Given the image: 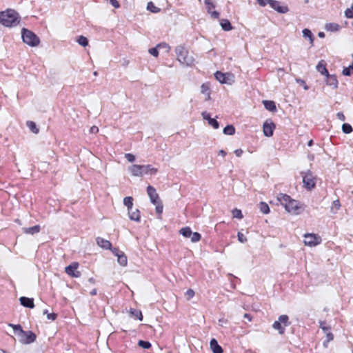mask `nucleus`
<instances>
[{"mask_svg": "<svg viewBox=\"0 0 353 353\" xmlns=\"http://www.w3.org/2000/svg\"><path fill=\"white\" fill-rule=\"evenodd\" d=\"M223 133L228 135H232L235 133V128L233 125H228L224 128Z\"/></svg>", "mask_w": 353, "mask_h": 353, "instance_id": "nucleus-35", "label": "nucleus"}, {"mask_svg": "<svg viewBox=\"0 0 353 353\" xmlns=\"http://www.w3.org/2000/svg\"><path fill=\"white\" fill-rule=\"evenodd\" d=\"M147 193L150 197L151 203L154 205L157 204L159 198L158 194L157 193L156 189L152 185H148L147 187Z\"/></svg>", "mask_w": 353, "mask_h": 353, "instance_id": "nucleus-13", "label": "nucleus"}, {"mask_svg": "<svg viewBox=\"0 0 353 353\" xmlns=\"http://www.w3.org/2000/svg\"><path fill=\"white\" fill-rule=\"evenodd\" d=\"M260 210L263 214H268L270 212V208L268 205L265 202L260 203Z\"/></svg>", "mask_w": 353, "mask_h": 353, "instance_id": "nucleus-37", "label": "nucleus"}, {"mask_svg": "<svg viewBox=\"0 0 353 353\" xmlns=\"http://www.w3.org/2000/svg\"><path fill=\"white\" fill-rule=\"evenodd\" d=\"M40 226L39 225L30 228H23V231L28 234H34L39 233L40 231Z\"/></svg>", "mask_w": 353, "mask_h": 353, "instance_id": "nucleus-26", "label": "nucleus"}, {"mask_svg": "<svg viewBox=\"0 0 353 353\" xmlns=\"http://www.w3.org/2000/svg\"><path fill=\"white\" fill-rule=\"evenodd\" d=\"M320 327L323 330L328 341H332L334 339V336L330 331V327L327 326L325 322L320 323Z\"/></svg>", "mask_w": 353, "mask_h": 353, "instance_id": "nucleus-19", "label": "nucleus"}, {"mask_svg": "<svg viewBox=\"0 0 353 353\" xmlns=\"http://www.w3.org/2000/svg\"><path fill=\"white\" fill-rule=\"evenodd\" d=\"M125 158L129 161V162H134L136 159L135 156L131 153H126L125 154Z\"/></svg>", "mask_w": 353, "mask_h": 353, "instance_id": "nucleus-49", "label": "nucleus"}, {"mask_svg": "<svg viewBox=\"0 0 353 353\" xmlns=\"http://www.w3.org/2000/svg\"><path fill=\"white\" fill-rule=\"evenodd\" d=\"M226 152L224 151L223 150H221L219 151V154L222 156V157H225L226 155Z\"/></svg>", "mask_w": 353, "mask_h": 353, "instance_id": "nucleus-63", "label": "nucleus"}, {"mask_svg": "<svg viewBox=\"0 0 353 353\" xmlns=\"http://www.w3.org/2000/svg\"><path fill=\"white\" fill-rule=\"evenodd\" d=\"M23 41L31 47H36L40 43L39 38L32 31L23 28L21 31Z\"/></svg>", "mask_w": 353, "mask_h": 353, "instance_id": "nucleus-5", "label": "nucleus"}, {"mask_svg": "<svg viewBox=\"0 0 353 353\" xmlns=\"http://www.w3.org/2000/svg\"><path fill=\"white\" fill-rule=\"evenodd\" d=\"M342 131L345 134H350L353 131L352 127L349 123H343L342 125Z\"/></svg>", "mask_w": 353, "mask_h": 353, "instance_id": "nucleus-39", "label": "nucleus"}, {"mask_svg": "<svg viewBox=\"0 0 353 353\" xmlns=\"http://www.w3.org/2000/svg\"><path fill=\"white\" fill-rule=\"evenodd\" d=\"M120 255L117 257V262L121 265V266H126L128 263V259L127 256L124 254V252H122L121 254H119Z\"/></svg>", "mask_w": 353, "mask_h": 353, "instance_id": "nucleus-32", "label": "nucleus"}, {"mask_svg": "<svg viewBox=\"0 0 353 353\" xmlns=\"http://www.w3.org/2000/svg\"><path fill=\"white\" fill-rule=\"evenodd\" d=\"M128 170L132 176L136 177H142L141 165L133 164L130 165Z\"/></svg>", "mask_w": 353, "mask_h": 353, "instance_id": "nucleus-16", "label": "nucleus"}, {"mask_svg": "<svg viewBox=\"0 0 353 353\" xmlns=\"http://www.w3.org/2000/svg\"><path fill=\"white\" fill-rule=\"evenodd\" d=\"M27 126L34 133H37L39 132V130L37 128V125H36L35 123L33 122V121H28L27 122Z\"/></svg>", "mask_w": 353, "mask_h": 353, "instance_id": "nucleus-40", "label": "nucleus"}, {"mask_svg": "<svg viewBox=\"0 0 353 353\" xmlns=\"http://www.w3.org/2000/svg\"><path fill=\"white\" fill-rule=\"evenodd\" d=\"M307 158L310 161H313L314 159V156L312 154H309L307 155Z\"/></svg>", "mask_w": 353, "mask_h": 353, "instance_id": "nucleus-64", "label": "nucleus"}, {"mask_svg": "<svg viewBox=\"0 0 353 353\" xmlns=\"http://www.w3.org/2000/svg\"><path fill=\"white\" fill-rule=\"evenodd\" d=\"M179 233L185 238H190L192 236V230L189 227L181 228Z\"/></svg>", "mask_w": 353, "mask_h": 353, "instance_id": "nucleus-33", "label": "nucleus"}, {"mask_svg": "<svg viewBox=\"0 0 353 353\" xmlns=\"http://www.w3.org/2000/svg\"><path fill=\"white\" fill-rule=\"evenodd\" d=\"M8 325L14 330V334L18 336L22 344H30L35 341L37 336L32 331H24L20 325L9 323Z\"/></svg>", "mask_w": 353, "mask_h": 353, "instance_id": "nucleus-2", "label": "nucleus"}, {"mask_svg": "<svg viewBox=\"0 0 353 353\" xmlns=\"http://www.w3.org/2000/svg\"><path fill=\"white\" fill-rule=\"evenodd\" d=\"M296 83H298L299 85H302L304 88V90H307L309 89L308 86L306 85L305 81L301 79H296Z\"/></svg>", "mask_w": 353, "mask_h": 353, "instance_id": "nucleus-50", "label": "nucleus"}, {"mask_svg": "<svg viewBox=\"0 0 353 353\" xmlns=\"http://www.w3.org/2000/svg\"><path fill=\"white\" fill-rule=\"evenodd\" d=\"M232 213L234 218H237L239 219L243 218V214L241 210L235 208L232 210Z\"/></svg>", "mask_w": 353, "mask_h": 353, "instance_id": "nucleus-44", "label": "nucleus"}, {"mask_svg": "<svg viewBox=\"0 0 353 353\" xmlns=\"http://www.w3.org/2000/svg\"><path fill=\"white\" fill-rule=\"evenodd\" d=\"M194 294H195L194 291L192 289H189L185 293V296L186 297V299L188 300H190L194 296Z\"/></svg>", "mask_w": 353, "mask_h": 353, "instance_id": "nucleus-47", "label": "nucleus"}, {"mask_svg": "<svg viewBox=\"0 0 353 353\" xmlns=\"http://www.w3.org/2000/svg\"><path fill=\"white\" fill-rule=\"evenodd\" d=\"M128 216L130 220L134 221L137 222H140L141 221V216H140V212L138 209H136L134 211H132V210L130 212H128Z\"/></svg>", "mask_w": 353, "mask_h": 353, "instance_id": "nucleus-23", "label": "nucleus"}, {"mask_svg": "<svg viewBox=\"0 0 353 353\" xmlns=\"http://www.w3.org/2000/svg\"><path fill=\"white\" fill-rule=\"evenodd\" d=\"M243 153V151L241 149H236L234 150V154L238 157H241Z\"/></svg>", "mask_w": 353, "mask_h": 353, "instance_id": "nucleus-59", "label": "nucleus"}, {"mask_svg": "<svg viewBox=\"0 0 353 353\" xmlns=\"http://www.w3.org/2000/svg\"><path fill=\"white\" fill-rule=\"evenodd\" d=\"M316 70L320 72L323 75H328V71L326 68V64L323 60H321L316 65Z\"/></svg>", "mask_w": 353, "mask_h": 353, "instance_id": "nucleus-22", "label": "nucleus"}, {"mask_svg": "<svg viewBox=\"0 0 353 353\" xmlns=\"http://www.w3.org/2000/svg\"><path fill=\"white\" fill-rule=\"evenodd\" d=\"M340 208H341L340 201L339 200H335L332 203V205L331 207V212L334 214H336L337 212V211L340 209Z\"/></svg>", "mask_w": 353, "mask_h": 353, "instance_id": "nucleus-36", "label": "nucleus"}, {"mask_svg": "<svg viewBox=\"0 0 353 353\" xmlns=\"http://www.w3.org/2000/svg\"><path fill=\"white\" fill-rule=\"evenodd\" d=\"M326 83L330 86H332L334 88H336L338 87V81L335 75H326Z\"/></svg>", "mask_w": 353, "mask_h": 353, "instance_id": "nucleus-24", "label": "nucleus"}, {"mask_svg": "<svg viewBox=\"0 0 353 353\" xmlns=\"http://www.w3.org/2000/svg\"><path fill=\"white\" fill-rule=\"evenodd\" d=\"M130 313L134 316L135 317H137L139 321H142L143 320V315H142V313L141 311L139 310H134V309H131L130 310Z\"/></svg>", "mask_w": 353, "mask_h": 353, "instance_id": "nucleus-42", "label": "nucleus"}, {"mask_svg": "<svg viewBox=\"0 0 353 353\" xmlns=\"http://www.w3.org/2000/svg\"><path fill=\"white\" fill-rule=\"evenodd\" d=\"M20 22L19 14L14 10L8 9L0 12V23L6 27L16 26Z\"/></svg>", "mask_w": 353, "mask_h": 353, "instance_id": "nucleus-3", "label": "nucleus"}, {"mask_svg": "<svg viewBox=\"0 0 353 353\" xmlns=\"http://www.w3.org/2000/svg\"><path fill=\"white\" fill-rule=\"evenodd\" d=\"M288 319L289 318L287 315H281L279 317V320L273 323V328L277 330L280 334H283L285 332V327L290 325Z\"/></svg>", "mask_w": 353, "mask_h": 353, "instance_id": "nucleus-7", "label": "nucleus"}, {"mask_svg": "<svg viewBox=\"0 0 353 353\" xmlns=\"http://www.w3.org/2000/svg\"><path fill=\"white\" fill-rule=\"evenodd\" d=\"M237 236H238V240L241 243H245L247 241V238L241 232H239L238 234H237Z\"/></svg>", "mask_w": 353, "mask_h": 353, "instance_id": "nucleus-51", "label": "nucleus"}, {"mask_svg": "<svg viewBox=\"0 0 353 353\" xmlns=\"http://www.w3.org/2000/svg\"><path fill=\"white\" fill-rule=\"evenodd\" d=\"M147 9L154 13H157L160 11V9L156 7L154 4L151 1L148 3Z\"/></svg>", "mask_w": 353, "mask_h": 353, "instance_id": "nucleus-38", "label": "nucleus"}, {"mask_svg": "<svg viewBox=\"0 0 353 353\" xmlns=\"http://www.w3.org/2000/svg\"><path fill=\"white\" fill-rule=\"evenodd\" d=\"M322 241L321 237L316 234L307 233L304 235V244L309 247H314Z\"/></svg>", "mask_w": 353, "mask_h": 353, "instance_id": "nucleus-8", "label": "nucleus"}, {"mask_svg": "<svg viewBox=\"0 0 353 353\" xmlns=\"http://www.w3.org/2000/svg\"><path fill=\"white\" fill-rule=\"evenodd\" d=\"M263 103L268 110L272 112H274L276 110V107L274 101L265 100L263 101Z\"/></svg>", "mask_w": 353, "mask_h": 353, "instance_id": "nucleus-27", "label": "nucleus"}, {"mask_svg": "<svg viewBox=\"0 0 353 353\" xmlns=\"http://www.w3.org/2000/svg\"><path fill=\"white\" fill-rule=\"evenodd\" d=\"M79 263L77 262L72 263L68 266L65 267V272L70 276L78 278L81 276V272L77 270Z\"/></svg>", "mask_w": 353, "mask_h": 353, "instance_id": "nucleus-10", "label": "nucleus"}, {"mask_svg": "<svg viewBox=\"0 0 353 353\" xmlns=\"http://www.w3.org/2000/svg\"><path fill=\"white\" fill-rule=\"evenodd\" d=\"M269 1H270V0H257L258 3L263 7L265 6L267 4L269 5Z\"/></svg>", "mask_w": 353, "mask_h": 353, "instance_id": "nucleus-57", "label": "nucleus"}, {"mask_svg": "<svg viewBox=\"0 0 353 353\" xmlns=\"http://www.w3.org/2000/svg\"><path fill=\"white\" fill-rule=\"evenodd\" d=\"M201 92L205 95V100L210 99V91L209 85L207 83H203L201 86Z\"/></svg>", "mask_w": 353, "mask_h": 353, "instance_id": "nucleus-25", "label": "nucleus"}, {"mask_svg": "<svg viewBox=\"0 0 353 353\" xmlns=\"http://www.w3.org/2000/svg\"><path fill=\"white\" fill-rule=\"evenodd\" d=\"M277 200L280 204L285 208V210L292 215H298L301 214L304 209L302 203L292 199L288 194L282 193L279 194L277 196Z\"/></svg>", "mask_w": 353, "mask_h": 353, "instance_id": "nucleus-1", "label": "nucleus"}, {"mask_svg": "<svg viewBox=\"0 0 353 353\" xmlns=\"http://www.w3.org/2000/svg\"><path fill=\"white\" fill-rule=\"evenodd\" d=\"M275 128L274 123L270 121L264 122L263 125V132L265 137H270L273 135V132Z\"/></svg>", "mask_w": 353, "mask_h": 353, "instance_id": "nucleus-12", "label": "nucleus"}, {"mask_svg": "<svg viewBox=\"0 0 353 353\" xmlns=\"http://www.w3.org/2000/svg\"><path fill=\"white\" fill-rule=\"evenodd\" d=\"M123 204L128 208V212L132 210L133 206V198L132 196H126L123 199Z\"/></svg>", "mask_w": 353, "mask_h": 353, "instance_id": "nucleus-31", "label": "nucleus"}, {"mask_svg": "<svg viewBox=\"0 0 353 353\" xmlns=\"http://www.w3.org/2000/svg\"><path fill=\"white\" fill-rule=\"evenodd\" d=\"M162 47H168V46L165 43H160V44H158L156 48H150L148 50V52H149V53L151 55H152V56H154L155 57H157L158 55H159L158 48H162Z\"/></svg>", "mask_w": 353, "mask_h": 353, "instance_id": "nucleus-28", "label": "nucleus"}, {"mask_svg": "<svg viewBox=\"0 0 353 353\" xmlns=\"http://www.w3.org/2000/svg\"><path fill=\"white\" fill-rule=\"evenodd\" d=\"M208 123H209V125L212 126L214 129H218L219 127L218 121L214 119L211 118V119H210V121H208Z\"/></svg>", "mask_w": 353, "mask_h": 353, "instance_id": "nucleus-48", "label": "nucleus"}, {"mask_svg": "<svg viewBox=\"0 0 353 353\" xmlns=\"http://www.w3.org/2000/svg\"><path fill=\"white\" fill-rule=\"evenodd\" d=\"M112 252L117 256H119V254H121L123 252L120 251L118 248H112L111 250Z\"/></svg>", "mask_w": 353, "mask_h": 353, "instance_id": "nucleus-56", "label": "nucleus"}, {"mask_svg": "<svg viewBox=\"0 0 353 353\" xmlns=\"http://www.w3.org/2000/svg\"><path fill=\"white\" fill-rule=\"evenodd\" d=\"M57 315L54 313L48 314L47 317L48 319L54 321L56 319Z\"/></svg>", "mask_w": 353, "mask_h": 353, "instance_id": "nucleus-60", "label": "nucleus"}, {"mask_svg": "<svg viewBox=\"0 0 353 353\" xmlns=\"http://www.w3.org/2000/svg\"><path fill=\"white\" fill-rule=\"evenodd\" d=\"M302 33H303V37L305 39H308L310 46H312L314 45V36L312 34V32H311V30L307 28H305L302 30Z\"/></svg>", "mask_w": 353, "mask_h": 353, "instance_id": "nucleus-20", "label": "nucleus"}, {"mask_svg": "<svg viewBox=\"0 0 353 353\" xmlns=\"http://www.w3.org/2000/svg\"><path fill=\"white\" fill-rule=\"evenodd\" d=\"M110 3L115 8H119L120 7V4L117 0H110Z\"/></svg>", "mask_w": 353, "mask_h": 353, "instance_id": "nucleus-55", "label": "nucleus"}, {"mask_svg": "<svg viewBox=\"0 0 353 353\" xmlns=\"http://www.w3.org/2000/svg\"><path fill=\"white\" fill-rule=\"evenodd\" d=\"M201 115H202L203 119L205 120H207L208 121H209L210 119H211L210 114L205 111L201 113Z\"/></svg>", "mask_w": 353, "mask_h": 353, "instance_id": "nucleus-53", "label": "nucleus"}, {"mask_svg": "<svg viewBox=\"0 0 353 353\" xmlns=\"http://www.w3.org/2000/svg\"><path fill=\"white\" fill-rule=\"evenodd\" d=\"M77 42L81 46L85 47L88 45V40L84 36H79L77 39Z\"/></svg>", "mask_w": 353, "mask_h": 353, "instance_id": "nucleus-34", "label": "nucleus"}, {"mask_svg": "<svg viewBox=\"0 0 353 353\" xmlns=\"http://www.w3.org/2000/svg\"><path fill=\"white\" fill-rule=\"evenodd\" d=\"M215 77L221 83L231 85L234 81V75L230 73H223L218 71L215 73Z\"/></svg>", "mask_w": 353, "mask_h": 353, "instance_id": "nucleus-9", "label": "nucleus"}, {"mask_svg": "<svg viewBox=\"0 0 353 353\" xmlns=\"http://www.w3.org/2000/svg\"><path fill=\"white\" fill-rule=\"evenodd\" d=\"M345 16L349 19H353V4L345 11Z\"/></svg>", "mask_w": 353, "mask_h": 353, "instance_id": "nucleus-45", "label": "nucleus"}, {"mask_svg": "<svg viewBox=\"0 0 353 353\" xmlns=\"http://www.w3.org/2000/svg\"><path fill=\"white\" fill-rule=\"evenodd\" d=\"M228 322L227 319L222 318L219 320V325L223 326L225 324H226Z\"/></svg>", "mask_w": 353, "mask_h": 353, "instance_id": "nucleus-61", "label": "nucleus"}, {"mask_svg": "<svg viewBox=\"0 0 353 353\" xmlns=\"http://www.w3.org/2000/svg\"><path fill=\"white\" fill-rule=\"evenodd\" d=\"M156 205V212L161 214L163 212V205L159 203V202L158 201L157 204L155 205Z\"/></svg>", "mask_w": 353, "mask_h": 353, "instance_id": "nucleus-52", "label": "nucleus"}, {"mask_svg": "<svg viewBox=\"0 0 353 353\" xmlns=\"http://www.w3.org/2000/svg\"><path fill=\"white\" fill-rule=\"evenodd\" d=\"M99 132V128L98 127L95 126V125H93L90 128V133H92V134H96Z\"/></svg>", "mask_w": 353, "mask_h": 353, "instance_id": "nucleus-58", "label": "nucleus"}, {"mask_svg": "<svg viewBox=\"0 0 353 353\" xmlns=\"http://www.w3.org/2000/svg\"><path fill=\"white\" fill-rule=\"evenodd\" d=\"M175 52L176 54L177 60L181 64L186 66H192L194 65L195 59L194 58L189 54L187 49L183 46H178L175 48Z\"/></svg>", "mask_w": 353, "mask_h": 353, "instance_id": "nucleus-4", "label": "nucleus"}, {"mask_svg": "<svg viewBox=\"0 0 353 353\" xmlns=\"http://www.w3.org/2000/svg\"><path fill=\"white\" fill-rule=\"evenodd\" d=\"M336 118L341 121H344L345 120V117L341 112H339L336 114Z\"/></svg>", "mask_w": 353, "mask_h": 353, "instance_id": "nucleus-54", "label": "nucleus"}, {"mask_svg": "<svg viewBox=\"0 0 353 353\" xmlns=\"http://www.w3.org/2000/svg\"><path fill=\"white\" fill-rule=\"evenodd\" d=\"M19 301H20V303L26 307L32 309V308H34V299L32 298L21 296L19 299Z\"/></svg>", "mask_w": 353, "mask_h": 353, "instance_id": "nucleus-18", "label": "nucleus"}, {"mask_svg": "<svg viewBox=\"0 0 353 353\" xmlns=\"http://www.w3.org/2000/svg\"><path fill=\"white\" fill-rule=\"evenodd\" d=\"M138 345L143 349H148L151 347V344L148 341L140 340Z\"/></svg>", "mask_w": 353, "mask_h": 353, "instance_id": "nucleus-46", "label": "nucleus"}, {"mask_svg": "<svg viewBox=\"0 0 353 353\" xmlns=\"http://www.w3.org/2000/svg\"><path fill=\"white\" fill-rule=\"evenodd\" d=\"M303 177V187L307 190H312L316 186V177L310 171L302 172L301 173Z\"/></svg>", "mask_w": 353, "mask_h": 353, "instance_id": "nucleus-6", "label": "nucleus"}, {"mask_svg": "<svg viewBox=\"0 0 353 353\" xmlns=\"http://www.w3.org/2000/svg\"><path fill=\"white\" fill-rule=\"evenodd\" d=\"M96 241L97 245L101 248L105 250H111L112 244L108 240L104 239L101 237H97Z\"/></svg>", "mask_w": 353, "mask_h": 353, "instance_id": "nucleus-17", "label": "nucleus"}, {"mask_svg": "<svg viewBox=\"0 0 353 353\" xmlns=\"http://www.w3.org/2000/svg\"><path fill=\"white\" fill-rule=\"evenodd\" d=\"M204 3L205 4L208 12L210 14L211 17L213 19H218L219 17V13L215 10H213L216 7L214 1L204 0Z\"/></svg>", "mask_w": 353, "mask_h": 353, "instance_id": "nucleus-11", "label": "nucleus"}, {"mask_svg": "<svg viewBox=\"0 0 353 353\" xmlns=\"http://www.w3.org/2000/svg\"><path fill=\"white\" fill-rule=\"evenodd\" d=\"M158 172V169L152 167L150 164L141 165L142 176L145 174L155 175Z\"/></svg>", "mask_w": 353, "mask_h": 353, "instance_id": "nucleus-15", "label": "nucleus"}, {"mask_svg": "<svg viewBox=\"0 0 353 353\" xmlns=\"http://www.w3.org/2000/svg\"><path fill=\"white\" fill-rule=\"evenodd\" d=\"M352 74H353V63L343 70V74L345 76H350Z\"/></svg>", "mask_w": 353, "mask_h": 353, "instance_id": "nucleus-43", "label": "nucleus"}, {"mask_svg": "<svg viewBox=\"0 0 353 353\" xmlns=\"http://www.w3.org/2000/svg\"><path fill=\"white\" fill-rule=\"evenodd\" d=\"M191 238V241L193 243H196L200 241L201 236L199 232H192V236L190 237Z\"/></svg>", "mask_w": 353, "mask_h": 353, "instance_id": "nucleus-41", "label": "nucleus"}, {"mask_svg": "<svg viewBox=\"0 0 353 353\" xmlns=\"http://www.w3.org/2000/svg\"><path fill=\"white\" fill-rule=\"evenodd\" d=\"M270 6L276 10L279 13H286L288 11V8L287 6H281L280 3L274 1L270 0L269 1Z\"/></svg>", "mask_w": 353, "mask_h": 353, "instance_id": "nucleus-14", "label": "nucleus"}, {"mask_svg": "<svg viewBox=\"0 0 353 353\" xmlns=\"http://www.w3.org/2000/svg\"><path fill=\"white\" fill-rule=\"evenodd\" d=\"M220 25L222 29L225 31H230L232 30V26L228 19H221L220 21Z\"/></svg>", "mask_w": 353, "mask_h": 353, "instance_id": "nucleus-30", "label": "nucleus"}, {"mask_svg": "<svg viewBox=\"0 0 353 353\" xmlns=\"http://www.w3.org/2000/svg\"><path fill=\"white\" fill-rule=\"evenodd\" d=\"M325 29L327 31L336 32L340 29V26L336 23H329L325 24Z\"/></svg>", "mask_w": 353, "mask_h": 353, "instance_id": "nucleus-29", "label": "nucleus"}, {"mask_svg": "<svg viewBox=\"0 0 353 353\" xmlns=\"http://www.w3.org/2000/svg\"><path fill=\"white\" fill-rule=\"evenodd\" d=\"M210 348L213 353H222V347L219 345L217 341L215 339H212L210 343Z\"/></svg>", "mask_w": 353, "mask_h": 353, "instance_id": "nucleus-21", "label": "nucleus"}, {"mask_svg": "<svg viewBox=\"0 0 353 353\" xmlns=\"http://www.w3.org/2000/svg\"><path fill=\"white\" fill-rule=\"evenodd\" d=\"M243 317L245 319H248V321H250V322L252 321V316L250 314H245L243 315Z\"/></svg>", "mask_w": 353, "mask_h": 353, "instance_id": "nucleus-62", "label": "nucleus"}]
</instances>
